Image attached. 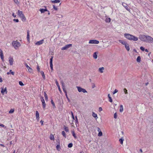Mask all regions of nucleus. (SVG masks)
<instances>
[{
    "label": "nucleus",
    "mask_w": 153,
    "mask_h": 153,
    "mask_svg": "<svg viewBox=\"0 0 153 153\" xmlns=\"http://www.w3.org/2000/svg\"><path fill=\"white\" fill-rule=\"evenodd\" d=\"M108 97L109 99V101L111 102H112L113 101L112 100L111 98V97H110V94H108Z\"/></svg>",
    "instance_id": "nucleus-22"
},
{
    "label": "nucleus",
    "mask_w": 153,
    "mask_h": 153,
    "mask_svg": "<svg viewBox=\"0 0 153 153\" xmlns=\"http://www.w3.org/2000/svg\"><path fill=\"white\" fill-rule=\"evenodd\" d=\"M146 35H143V36H140V39L142 41L145 42H146Z\"/></svg>",
    "instance_id": "nucleus-6"
},
{
    "label": "nucleus",
    "mask_w": 153,
    "mask_h": 153,
    "mask_svg": "<svg viewBox=\"0 0 153 153\" xmlns=\"http://www.w3.org/2000/svg\"><path fill=\"white\" fill-rule=\"evenodd\" d=\"M9 60L10 65H12L13 64V58L11 57H10L9 58Z\"/></svg>",
    "instance_id": "nucleus-10"
},
{
    "label": "nucleus",
    "mask_w": 153,
    "mask_h": 153,
    "mask_svg": "<svg viewBox=\"0 0 153 153\" xmlns=\"http://www.w3.org/2000/svg\"><path fill=\"white\" fill-rule=\"evenodd\" d=\"M37 71H39V72L40 71V68L39 67V66L38 65L37 67Z\"/></svg>",
    "instance_id": "nucleus-59"
},
{
    "label": "nucleus",
    "mask_w": 153,
    "mask_h": 153,
    "mask_svg": "<svg viewBox=\"0 0 153 153\" xmlns=\"http://www.w3.org/2000/svg\"><path fill=\"white\" fill-rule=\"evenodd\" d=\"M51 103L52 104L54 108H56L55 104L53 100H51Z\"/></svg>",
    "instance_id": "nucleus-31"
},
{
    "label": "nucleus",
    "mask_w": 153,
    "mask_h": 153,
    "mask_svg": "<svg viewBox=\"0 0 153 153\" xmlns=\"http://www.w3.org/2000/svg\"><path fill=\"white\" fill-rule=\"evenodd\" d=\"M12 45L16 49H18L21 45L20 43L17 41H13L12 42Z\"/></svg>",
    "instance_id": "nucleus-2"
},
{
    "label": "nucleus",
    "mask_w": 153,
    "mask_h": 153,
    "mask_svg": "<svg viewBox=\"0 0 153 153\" xmlns=\"http://www.w3.org/2000/svg\"><path fill=\"white\" fill-rule=\"evenodd\" d=\"M65 96H66V97L68 100V101L69 102H70V100L68 97L67 94H65Z\"/></svg>",
    "instance_id": "nucleus-56"
},
{
    "label": "nucleus",
    "mask_w": 153,
    "mask_h": 153,
    "mask_svg": "<svg viewBox=\"0 0 153 153\" xmlns=\"http://www.w3.org/2000/svg\"><path fill=\"white\" fill-rule=\"evenodd\" d=\"M40 122L41 123V125H43V123H44L43 121L42 120H41Z\"/></svg>",
    "instance_id": "nucleus-61"
},
{
    "label": "nucleus",
    "mask_w": 153,
    "mask_h": 153,
    "mask_svg": "<svg viewBox=\"0 0 153 153\" xmlns=\"http://www.w3.org/2000/svg\"><path fill=\"white\" fill-rule=\"evenodd\" d=\"M0 56L2 61L3 62L4 61V59L3 52L1 49H0Z\"/></svg>",
    "instance_id": "nucleus-13"
},
{
    "label": "nucleus",
    "mask_w": 153,
    "mask_h": 153,
    "mask_svg": "<svg viewBox=\"0 0 153 153\" xmlns=\"http://www.w3.org/2000/svg\"><path fill=\"white\" fill-rule=\"evenodd\" d=\"M10 74H12L13 75H14V72L13 71H12L11 70H10L9 72H7V75Z\"/></svg>",
    "instance_id": "nucleus-19"
},
{
    "label": "nucleus",
    "mask_w": 153,
    "mask_h": 153,
    "mask_svg": "<svg viewBox=\"0 0 153 153\" xmlns=\"http://www.w3.org/2000/svg\"><path fill=\"white\" fill-rule=\"evenodd\" d=\"M72 46V44H70L68 45H66L65 46L63 47L61 49L62 50H66L67 49L69 48Z\"/></svg>",
    "instance_id": "nucleus-7"
},
{
    "label": "nucleus",
    "mask_w": 153,
    "mask_h": 153,
    "mask_svg": "<svg viewBox=\"0 0 153 153\" xmlns=\"http://www.w3.org/2000/svg\"><path fill=\"white\" fill-rule=\"evenodd\" d=\"M119 42L120 43H121L123 45L124 44V43L125 42L123 40H119Z\"/></svg>",
    "instance_id": "nucleus-40"
},
{
    "label": "nucleus",
    "mask_w": 153,
    "mask_h": 153,
    "mask_svg": "<svg viewBox=\"0 0 153 153\" xmlns=\"http://www.w3.org/2000/svg\"><path fill=\"white\" fill-rule=\"evenodd\" d=\"M117 92H118V90L116 89H115L114 90V91L113 93V94H115L117 93Z\"/></svg>",
    "instance_id": "nucleus-52"
},
{
    "label": "nucleus",
    "mask_w": 153,
    "mask_h": 153,
    "mask_svg": "<svg viewBox=\"0 0 153 153\" xmlns=\"http://www.w3.org/2000/svg\"><path fill=\"white\" fill-rule=\"evenodd\" d=\"M124 36L125 38L129 40L136 41L138 40L137 37L129 33H125L124 34Z\"/></svg>",
    "instance_id": "nucleus-1"
},
{
    "label": "nucleus",
    "mask_w": 153,
    "mask_h": 153,
    "mask_svg": "<svg viewBox=\"0 0 153 153\" xmlns=\"http://www.w3.org/2000/svg\"><path fill=\"white\" fill-rule=\"evenodd\" d=\"M22 11H20V10H18V15L19 16L23 14Z\"/></svg>",
    "instance_id": "nucleus-33"
},
{
    "label": "nucleus",
    "mask_w": 153,
    "mask_h": 153,
    "mask_svg": "<svg viewBox=\"0 0 153 153\" xmlns=\"http://www.w3.org/2000/svg\"><path fill=\"white\" fill-rule=\"evenodd\" d=\"M14 111V109H11L10 111H9V113H13Z\"/></svg>",
    "instance_id": "nucleus-43"
},
{
    "label": "nucleus",
    "mask_w": 153,
    "mask_h": 153,
    "mask_svg": "<svg viewBox=\"0 0 153 153\" xmlns=\"http://www.w3.org/2000/svg\"><path fill=\"white\" fill-rule=\"evenodd\" d=\"M72 134L73 136L75 138H76L77 137H76V135L75 134V133L74 131H72Z\"/></svg>",
    "instance_id": "nucleus-32"
},
{
    "label": "nucleus",
    "mask_w": 153,
    "mask_h": 153,
    "mask_svg": "<svg viewBox=\"0 0 153 153\" xmlns=\"http://www.w3.org/2000/svg\"><path fill=\"white\" fill-rule=\"evenodd\" d=\"M140 59H141V58H140V56H138V57H137V59L136 60L137 62H139L141 61Z\"/></svg>",
    "instance_id": "nucleus-29"
},
{
    "label": "nucleus",
    "mask_w": 153,
    "mask_h": 153,
    "mask_svg": "<svg viewBox=\"0 0 153 153\" xmlns=\"http://www.w3.org/2000/svg\"><path fill=\"white\" fill-rule=\"evenodd\" d=\"M123 106L122 105H121L120 106V112H122L123 111Z\"/></svg>",
    "instance_id": "nucleus-25"
},
{
    "label": "nucleus",
    "mask_w": 153,
    "mask_h": 153,
    "mask_svg": "<svg viewBox=\"0 0 153 153\" xmlns=\"http://www.w3.org/2000/svg\"><path fill=\"white\" fill-rule=\"evenodd\" d=\"M50 139L51 140H54V138L53 136V135H51L50 137Z\"/></svg>",
    "instance_id": "nucleus-34"
},
{
    "label": "nucleus",
    "mask_w": 153,
    "mask_h": 153,
    "mask_svg": "<svg viewBox=\"0 0 153 153\" xmlns=\"http://www.w3.org/2000/svg\"><path fill=\"white\" fill-rule=\"evenodd\" d=\"M12 15L14 17H16V15H14V13H12Z\"/></svg>",
    "instance_id": "nucleus-62"
},
{
    "label": "nucleus",
    "mask_w": 153,
    "mask_h": 153,
    "mask_svg": "<svg viewBox=\"0 0 153 153\" xmlns=\"http://www.w3.org/2000/svg\"><path fill=\"white\" fill-rule=\"evenodd\" d=\"M19 16L22 19V21L23 22H25L26 20L25 17V16L23 13L22 15Z\"/></svg>",
    "instance_id": "nucleus-15"
},
{
    "label": "nucleus",
    "mask_w": 153,
    "mask_h": 153,
    "mask_svg": "<svg viewBox=\"0 0 153 153\" xmlns=\"http://www.w3.org/2000/svg\"><path fill=\"white\" fill-rule=\"evenodd\" d=\"M105 21L106 22H109L111 21V19L110 18H107L106 19Z\"/></svg>",
    "instance_id": "nucleus-36"
},
{
    "label": "nucleus",
    "mask_w": 153,
    "mask_h": 153,
    "mask_svg": "<svg viewBox=\"0 0 153 153\" xmlns=\"http://www.w3.org/2000/svg\"><path fill=\"white\" fill-rule=\"evenodd\" d=\"M51 1L52 3H55L60 2V1L59 0H55L54 1Z\"/></svg>",
    "instance_id": "nucleus-27"
},
{
    "label": "nucleus",
    "mask_w": 153,
    "mask_h": 153,
    "mask_svg": "<svg viewBox=\"0 0 153 153\" xmlns=\"http://www.w3.org/2000/svg\"><path fill=\"white\" fill-rule=\"evenodd\" d=\"M104 70V68L103 67H102L101 68H100L99 69V71L101 73H102L103 72Z\"/></svg>",
    "instance_id": "nucleus-20"
},
{
    "label": "nucleus",
    "mask_w": 153,
    "mask_h": 153,
    "mask_svg": "<svg viewBox=\"0 0 153 153\" xmlns=\"http://www.w3.org/2000/svg\"><path fill=\"white\" fill-rule=\"evenodd\" d=\"M36 117H39V114L38 112V111H36Z\"/></svg>",
    "instance_id": "nucleus-37"
},
{
    "label": "nucleus",
    "mask_w": 153,
    "mask_h": 153,
    "mask_svg": "<svg viewBox=\"0 0 153 153\" xmlns=\"http://www.w3.org/2000/svg\"><path fill=\"white\" fill-rule=\"evenodd\" d=\"M40 73L41 74H42V75L44 79H45V74H44V73L43 71H41L40 72Z\"/></svg>",
    "instance_id": "nucleus-30"
},
{
    "label": "nucleus",
    "mask_w": 153,
    "mask_h": 153,
    "mask_svg": "<svg viewBox=\"0 0 153 153\" xmlns=\"http://www.w3.org/2000/svg\"><path fill=\"white\" fill-rule=\"evenodd\" d=\"M97 131L99 132L101 131L100 128L98 127L97 128Z\"/></svg>",
    "instance_id": "nucleus-64"
},
{
    "label": "nucleus",
    "mask_w": 153,
    "mask_h": 153,
    "mask_svg": "<svg viewBox=\"0 0 153 153\" xmlns=\"http://www.w3.org/2000/svg\"><path fill=\"white\" fill-rule=\"evenodd\" d=\"M66 132H68L69 131V129L68 127L65 126L64 128Z\"/></svg>",
    "instance_id": "nucleus-39"
},
{
    "label": "nucleus",
    "mask_w": 153,
    "mask_h": 153,
    "mask_svg": "<svg viewBox=\"0 0 153 153\" xmlns=\"http://www.w3.org/2000/svg\"><path fill=\"white\" fill-rule=\"evenodd\" d=\"M25 65L28 69V71L30 73L32 72L33 70L30 67H29L27 63H25Z\"/></svg>",
    "instance_id": "nucleus-14"
},
{
    "label": "nucleus",
    "mask_w": 153,
    "mask_h": 153,
    "mask_svg": "<svg viewBox=\"0 0 153 153\" xmlns=\"http://www.w3.org/2000/svg\"><path fill=\"white\" fill-rule=\"evenodd\" d=\"M56 149H57V150L59 151V149L60 148V145H58L56 146Z\"/></svg>",
    "instance_id": "nucleus-45"
},
{
    "label": "nucleus",
    "mask_w": 153,
    "mask_h": 153,
    "mask_svg": "<svg viewBox=\"0 0 153 153\" xmlns=\"http://www.w3.org/2000/svg\"><path fill=\"white\" fill-rule=\"evenodd\" d=\"M13 21L15 22H19V20L18 19H14Z\"/></svg>",
    "instance_id": "nucleus-55"
},
{
    "label": "nucleus",
    "mask_w": 153,
    "mask_h": 153,
    "mask_svg": "<svg viewBox=\"0 0 153 153\" xmlns=\"http://www.w3.org/2000/svg\"><path fill=\"white\" fill-rule=\"evenodd\" d=\"M122 5L124 7H125L126 10L128 11H129L130 9L129 8L127 4L125 3H123Z\"/></svg>",
    "instance_id": "nucleus-11"
},
{
    "label": "nucleus",
    "mask_w": 153,
    "mask_h": 153,
    "mask_svg": "<svg viewBox=\"0 0 153 153\" xmlns=\"http://www.w3.org/2000/svg\"><path fill=\"white\" fill-rule=\"evenodd\" d=\"M92 115V116L96 119H97L98 118L97 114H95L94 112H93Z\"/></svg>",
    "instance_id": "nucleus-21"
},
{
    "label": "nucleus",
    "mask_w": 153,
    "mask_h": 153,
    "mask_svg": "<svg viewBox=\"0 0 153 153\" xmlns=\"http://www.w3.org/2000/svg\"><path fill=\"white\" fill-rule=\"evenodd\" d=\"M99 43V41L96 40H90L89 42V44H98Z\"/></svg>",
    "instance_id": "nucleus-5"
},
{
    "label": "nucleus",
    "mask_w": 153,
    "mask_h": 153,
    "mask_svg": "<svg viewBox=\"0 0 153 153\" xmlns=\"http://www.w3.org/2000/svg\"><path fill=\"white\" fill-rule=\"evenodd\" d=\"M95 87V85L94 83H92V88H94Z\"/></svg>",
    "instance_id": "nucleus-51"
},
{
    "label": "nucleus",
    "mask_w": 153,
    "mask_h": 153,
    "mask_svg": "<svg viewBox=\"0 0 153 153\" xmlns=\"http://www.w3.org/2000/svg\"><path fill=\"white\" fill-rule=\"evenodd\" d=\"M44 96L46 100L47 101L48 100V97L47 94L45 92H44Z\"/></svg>",
    "instance_id": "nucleus-28"
},
{
    "label": "nucleus",
    "mask_w": 153,
    "mask_h": 153,
    "mask_svg": "<svg viewBox=\"0 0 153 153\" xmlns=\"http://www.w3.org/2000/svg\"><path fill=\"white\" fill-rule=\"evenodd\" d=\"M71 115H72V118H73V120H74V114H73V112L72 111H71Z\"/></svg>",
    "instance_id": "nucleus-50"
},
{
    "label": "nucleus",
    "mask_w": 153,
    "mask_h": 153,
    "mask_svg": "<svg viewBox=\"0 0 153 153\" xmlns=\"http://www.w3.org/2000/svg\"><path fill=\"white\" fill-rule=\"evenodd\" d=\"M1 94L4 95V93L5 92L6 94H7V88L5 87L4 89L3 88H1Z\"/></svg>",
    "instance_id": "nucleus-12"
},
{
    "label": "nucleus",
    "mask_w": 153,
    "mask_h": 153,
    "mask_svg": "<svg viewBox=\"0 0 153 153\" xmlns=\"http://www.w3.org/2000/svg\"><path fill=\"white\" fill-rule=\"evenodd\" d=\"M53 57L52 56L51 58L50 59V67L51 68H52L53 67Z\"/></svg>",
    "instance_id": "nucleus-16"
},
{
    "label": "nucleus",
    "mask_w": 153,
    "mask_h": 153,
    "mask_svg": "<svg viewBox=\"0 0 153 153\" xmlns=\"http://www.w3.org/2000/svg\"><path fill=\"white\" fill-rule=\"evenodd\" d=\"M114 117L115 119H116L117 118V115L116 113H114Z\"/></svg>",
    "instance_id": "nucleus-49"
},
{
    "label": "nucleus",
    "mask_w": 153,
    "mask_h": 153,
    "mask_svg": "<svg viewBox=\"0 0 153 153\" xmlns=\"http://www.w3.org/2000/svg\"><path fill=\"white\" fill-rule=\"evenodd\" d=\"M53 8L54 10H57V7H56L54 5H53Z\"/></svg>",
    "instance_id": "nucleus-54"
},
{
    "label": "nucleus",
    "mask_w": 153,
    "mask_h": 153,
    "mask_svg": "<svg viewBox=\"0 0 153 153\" xmlns=\"http://www.w3.org/2000/svg\"><path fill=\"white\" fill-rule=\"evenodd\" d=\"M124 140V139H122V138L120 139L119 140V141L120 142V143L122 144H123V141Z\"/></svg>",
    "instance_id": "nucleus-42"
},
{
    "label": "nucleus",
    "mask_w": 153,
    "mask_h": 153,
    "mask_svg": "<svg viewBox=\"0 0 153 153\" xmlns=\"http://www.w3.org/2000/svg\"><path fill=\"white\" fill-rule=\"evenodd\" d=\"M62 87H65L64 86V82H62Z\"/></svg>",
    "instance_id": "nucleus-63"
},
{
    "label": "nucleus",
    "mask_w": 153,
    "mask_h": 153,
    "mask_svg": "<svg viewBox=\"0 0 153 153\" xmlns=\"http://www.w3.org/2000/svg\"><path fill=\"white\" fill-rule=\"evenodd\" d=\"M39 10L41 11L42 13H44L45 11H48V10L46 9H40Z\"/></svg>",
    "instance_id": "nucleus-17"
},
{
    "label": "nucleus",
    "mask_w": 153,
    "mask_h": 153,
    "mask_svg": "<svg viewBox=\"0 0 153 153\" xmlns=\"http://www.w3.org/2000/svg\"><path fill=\"white\" fill-rule=\"evenodd\" d=\"M146 42L149 43L153 42V38L149 36L146 35Z\"/></svg>",
    "instance_id": "nucleus-3"
},
{
    "label": "nucleus",
    "mask_w": 153,
    "mask_h": 153,
    "mask_svg": "<svg viewBox=\"0 0 153 153\" xmlns=\"http://www.w3.org/2000/svg\"><path fill=\"white\" fill-rule=\"evenodd\" d=\"M62 134L63 136L65 138L66 137V135L65 133V132L64 131H62Z\"/></svg>",
    "instance_id": "nucleus-35"
},
{
    "label": "nucleus",
    "mask_w": 153,
    "mask_h": 153,
    "mask_svg": "<svg viewBox=\"0 0 153 153\" xmlns=\"http://www.w3.org/2000/svg\"><path fill=\"white\" fill-rule=\"evenodd\" d=\"M140 49L143 51H144L145 50V48L142 46L140 47Z\"/></svg>",
    "instance_id": "nucleus-53"
},
{
    "label": "nucleus",
    "mask_w": 153,
    "mask_h": 153,
    "mask_svg": "<svg viewBox=\"0 0 153 153\" xmlns=\"http://www.w3.org/2000/svg\"><path fill=\"white\" fill-rule=\"evenodd\" d=\"M125 47L127 51H128L129 50L130 48L128 44H127V45H125Z\"/></svg>",
    "instance_id": "nucleus-23"
},
{
    "label": "nucleus",
    "mask_w": 153,
    "mask_h": 153,
    "mask_svg": "<svg viewBox=\"0 0 153 153\" xmlns=\"http://www.w3.org/2000/svg\"><path fill=\"white\" fill-rule=\"evenodd\" d=\"M73 146V144L72 143H70L68 145V147L69 148H71Z\"/></svg>",
    "instance_id": "nucleus-41"
},
{
    "label": "nucleus",
    "mask_w": 153,
    "mask_h": 153,
    "mask_svg": "<svg viewBox=\"0 0 153 153\" xmlns=\"http://www.w3.org/2000/svg\"><path fill=\"white\" fill-rule=\"evenodd\" d=\"M102 131H100L99 132V133L98 134V136H102Z\"/></svg>",
    "instance_id": "nucleus-44"
},
{
    "label": "nucleus",
    "mask_w": 153,
    "mask_h": 153,
    "mask_svg": "<svg viewBox=\"0 0 153 153\" xmlns=\"http://www.w3.org/2000/svg\"><path fill=\"white\" fill-rule=\"evenodd\" d=\"M93 57L94 59H96L97 58V55L96 52H95L94 53L93 55Z\"/></svg>",
    "instance_id": "nucleus-26"
},
{
    "label": "nucleus",
    "mask_w": 153,
    "mask_h": 153,
    "mask_svg": "<svg viewBox=\"0 0 153 153\" xmlns=\"http://www.w3.org/2000/svg\"><path fill=\"white\" fill-rule=\"evenodd\" d=\"M44 41V39H42L39 41L36 42L35 43V44L36 45H41L43 43Z\"/></svg>",
    "instance_id": "nucleus-9"
},
{
    "label": "nucleus",
    "mask_w": 153,
    "mask_h": 153,
    "mask_svg": "<svg viewBox=\"0 0 153 153\" xmlns=\"http://www.w3.org/2000/svg\"><path fill=\"white\" fill-rule=\"evenodd\" d=\"M14 2L16 4H19V2L18 1V0H13Z\"/></svg>",
    "instance_id": "nucleus-46"
},
{
    "label": "nucleus",
    "mask_w": 153,
    "mask_h": 153,
    "mask_svg": "<svg viewBox=\"0 0 153 153\" xmlns=\"http://www.w3.org/2000/svg\"><path fill=\"white\" fill-rule=\"evenodd\" d=\"M102 109L101 107H100L99 108V111L100 112L102 111Z\"/></svg>",
    "instance_id": "nucleus-58"
},
{
    "label": "nucleus",
    "mask_w": 153,
    "mask_h": 153,
    "mask_svg": "<svg viewBox=\"0 0 153 153\" xmlns=\"http://www.w3.org/2000/svg\"><path fill=\"white\" fill-rule=\"evenodd\" d=\"M123 91H124V92L125 93V94H128V91L125 88H124L123 89Z\"/></svg>",
    "instance_id": "nucleus-38"
},
{
    "label": "nucleus",
    "mask_w": 153,
    "mask_h": 153,
    "mask_svg": "<svg viewBox=\"0 0 153 153\" xmlns=\"http://www.w3.org/2000/svg\"><path fill=\"white\" fill-rule=\"evenodd\" d=\"M41 101L42 103V105L43 106V108H45L46 106V104L44 100V99L43 97H41Z\"/></svg>",
    "instance_id": "nucleus-8"
},
{
    "label": "nucleus",
    "mask_w": 153,
    "mask_h": 153,
    "mask_svg": "<svg viewBox=\"0 0 153 153\" xmlns=\"http://www.w3.org/2000/svg\"><path fill=\"white\" fill-rule=\"evenodd\" d=\"M0 126H1L3 127H4L5 128H6V126H5L3 124H0Z\"/></svg>",
    "instance_id": "nucleus-57"
},
{
    "label": "nucleus",
    "mask_w": 153,
    "mask_h": 153,
    "mask_svg": "<svg viewBox=\"0 0 153 153\" xmlns=\"http://www.w3.org/2000/svg\"><path fill=\"white\" fill-rule=\"evenodd\" d=\"M76 119L75 120V122H76V123H78V119H77L76 116Z\"/></svg>",
    "instance_id": "nucleus-60"
},
{
    "label": "nucleus",
    "mask_w": 153,
    "mask_h": 153,
    "mask_svg": "<svg viewBox=\"0 0 153 153\" xmlns=\"http://www.w3.org/2000/svg\"><path fill=\"white\" fill-rule=\"evenodd\" d=\"M56 85H57L59 91L61 92V89L60 88V87L59 85V83L56 80Z\"/></svg>",
    "instance_id": "nucleus-18"
},
{
    "label": "nucleus",
    "mask_w": 153,
    "mask_h": 153,
    "mask_svg": "<svg viewBox=\"0 0 153 153\" xmlns=\"http://www.w3.org/2000/svg\"><path fill=\"white\" fill-rule=\"evenodd\" d=\"M27 40L29 41V31L27 30Z\"/></svg>",
    "instance_id": "nucleus-24"
},
{
    "label": "nucleus",
    "mask_w": 153,
    "mask_h": 153,
    "mask_svg": "<svg viewBox=\"0 0 153 153\" xmlns=\"http://www.w3.org/2000/svg\"><path fill=\"white\" fill-rule=\"evenodd\" d=\"M63 90L64 92L65 93V94H67V91L65 90V87H63Z\"/></svg>",
    "instance_id": "nucleus-48"
},
{
    "label": "nucleus",
    "mask_w": 153,
    "mask_h": 153,
    "mask_svg": "<svg viewBox=\"0 0 153 153\" xmlns=\"http://www.w3.org/2000/svg\"><path fill=\"white\" fill-rule=\"evenodd\" d=\"M19 84L21 86H23L24 85V84L22 81H19Z\"/></svg>",
    "instance_id": "nucleus-47"
},
{
    "label": "nucleus",
    "mask_w": 153,
    "mask_h": 153,
    "mask_svg": "<svg viewBox=\"0 0 153 153\" xmlns=\"http://www.w3.org/2000/svg\"><path fill=\"white\" fill-rule=\"evenodd\" d=\"M76 88L77 89L78 91L79 92H82L83 93H87V91L84 88H82L80 87L79 86H76Z\"/></svg>",
    "instance_id": "nucleus-4"
}]
</instances>
